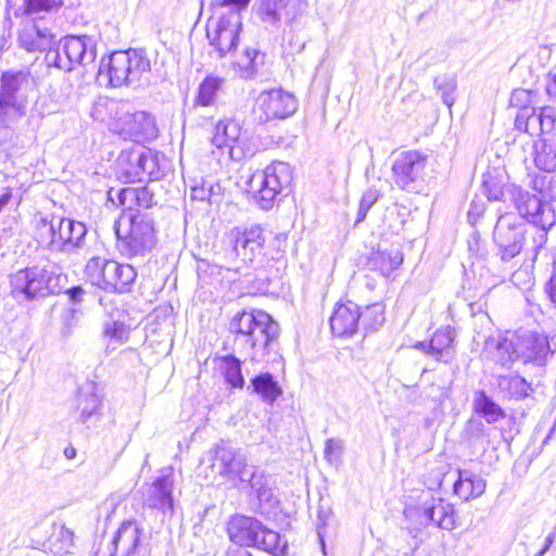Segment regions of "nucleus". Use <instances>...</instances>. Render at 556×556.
Instances as JSON below:
<instances>
[{
  "label": "nucleus",
  "mask_w": 556,
  "mask_h": 556,
  "mask_svg": "<svg viewBox=\"0 0 556 556\" xmlns=\"http://www.w3.org/2000/svg\"><path fill=\"white\" fill-rule=\"evenodd\" d=\"M240 136L241 125L238 121L232 118L219 121L214 128L212 143L218 149L224 147L232 149Z\"/></svg>",
  "instance_id": "nucleus-39"
},
{
  "label": "nucleus",
  "mask_w": 556,
  "mask_h": 556,
  "mask_svg": "<svg viewBox=\"0 0 556 556\" xmlns=\"http://www.w3.org/2000/svg\"><path fill=\"white\" fill-rule=\"evenodd\" d=\"M485 211V202L479 197H475L467 213L468 223L475 225Z\"/></svg>",
  "instance_id": "nucleus-58"
},
{
  "label": "nucleus",
  "mask_w": 556,
  "mask_h": 556,
  "mask_svg": "<svg viewBox=\"0 0 556 556\" xmlns=\"http://www.w3.org/2000/svg\"><path fill=\"white\" fill-rule=\"evenodd\" d=\"M201 463H208L214 473L229 480L238 478L240 482H244V476L252 467L247 464L245 455L240 448L224 440L215 443L202 457Z\"/></svg>",
  "instance_id": "nucleus-12"
},
{
  "label": "nucleus",
  "mask_w": 556,
  "mask_h": 556,
  "mask_svg": "<svg viewBox=\"0 0 556 556\" xmlns=\"http://www.w3.org/2000/svg\"><path fill=\"white\" fill-rule=\"evenodd\" d=\"M225 79L216 75H206L200 83L194 98V106L213 105L218 91L222 90Z\"/></svg>",
  "instance_id": "nucleus-41"
},
{
  "label": "nucleus",
  "mask_w": 556,
  "mask_h": 556,
  "mask_svg": "<svg viewBox=\"0 0 556 556\" xmlns=\"http://www.w3.org/2000/svg\"><path fill=\"white\" fill-rule=\"evenodd\" d=\"M125 333V325L122 321H106L103 326V336L115 342H123Z\"/></svg>",
  "instance_id": "nucleus-57"
},
{
  "label": "nucleus",
  "mask_w": 556,
  "mask_h": 556,
  "mask_svg": "<svg viewBox=\"0 0 556 556\" xmlns=\"http://www.w3.org/2000/svg\"><path fill=\"white\" fill-rule=\"evenodd\" d=\"M10 294L18 303H30L61 293L65 277L52 265H35L10 275Z\"/></svg>",
  "instance_id": "nucleus-4"
},
{
  "label": "nucleus",
  "mask_w": 556,
  "mask_h": 556,
  "mask_svg": "<svg viewBox=\"0 0 556 556\" xmlns=\"http://www.w3.org/2000/svg\"><path fill=\"white\" fill-rule=\"evenodd\" d=\"M432 357L438 362L448 363L453 357L455 330L451 326L441 327L430 338Z\"/></svg>",
  "instance_id": "nucleus-37"
},
{
  "label": "nucleus",
  "mask_w": 556,
  "mask_h": 556,
  "mask_svg": "<svg viewBox=\"0 0 556 556\" xmlns=\"http://www.w3.org/2000/svg\"><path fill=\"white\" fill-rule=\"evenodd\" d=\"M361 306L353 301L338 303L329 318L331 332L338 338H351L361 330Z\"/></svg>",
  "instance_id": "nucleus-21"
},
{
  "label": "nucleus",
  "mask_w": 556,
  "mask_h": 556,
  "mask_svg": "<svg viewBox=\"0 0 556 556\" xmlns=\"http://www.w3.org/2000/svg\"><path fill=\"white\" fill-rule=\"evenodd\" d=\"M102 399L97 393L94 382H86L81 386L76 395L77 420L87 428L96 425L101 417Z\"/></svg>",
  "instance_id": "nucleus-23"
},
{
  "label": "nucleus",
  "mask_w": 556,
  "mask_h": 556,
  "mask_svg": "<svg viewBox=\"0 0 556 556\" xmlns=\"http://www.w3.org/2000/svg\"><path fill=\"white\" fill-rule=\"evenodd\" d=\"M73 224L74 219L72 218L63 217L59 219V237L58 240H52L54 243V252L72 253V243L74 242L72 232Z\"/></svg>",
  "instance_id": "nucleus-48"
},
{
  "label": "nucleus",
  "mask_w": 556,
  "mask_h": 556,
  "mask_svg": "<svg viewBox=\"0 0 556 556\" xmlns=\"http://www.w3.org/2000/svg\"><path fill=\"white\" fill-rule=\"evenodd\" d=\"M207 193H210L208 203L217 204L222 201V186L218 182L206 180Z\"/></svg>",
  "instance_id": "nucleus-62"
},
{
  "label": "nucleus",
  "mask_w": 556,
  "mask_h": 556,
  "mask_svg": "<svg viewBox=\"0 0 556 556\" xmlns=\"http://www.w3.org/2000/svg\"><path fill=\"white\" fill-rule=\"evenodd\" d=\"M242 31V16L236 11L222 14L216 23L214 33L207 30L210 46L214 47L218 59L237 49Z\"/></svg>",
  "instance_id": "nucleus-16"
},
{
  "label": "nucleus",
  "mask_w": 556,
  "mask_h": 556,
  "mask_svg": "<svg viewBox=\"0 0 556 556\" xmlns=\"http://www.w3.org/2000/svg\"><path fill=\"white\" fill-rule=\"evenodd\" d=\"M380 193L375 188L367 189L359 201V207L355 220V225L365 220L369 210L374 206V204L378 201Z\"/></svg>",
  "instance_id": "nucleus-54"
},
{
  "label": "nucleus",
  "mask_w": 556,
  "mask_h": 556,
  "mask_svg": "<svg viewBox=\"0 0 556 556\" xmlns=\"http://www.w3.org/2000/svg\"><path fill=\"white\" fill-rule=\"evenodd\" d=\"M493 386L502 400L515 402L526 400L534 392L531 383L520 375H498Z\"/></svg>",
  "instance_id": "nucleus-26"
},
{
  "label": "nucleus",
  "mask_w": 556,
  "mask_h": 556,
  "mask_svg": "<svg viewBox=\"0 0 556 556\" xmlns=\"http://www.w3.org/2000/svg\"><path fill=\"white\" fill-rule=\"evenodd\" d=\"M117 204L124 205V208L134 207L141 211L149 212L148 210L157 204L153 191L149 187H125L116 190Z\"/></svg>",
  "instance_id": "nucleus-30"
},
{
  "label": "nucleus",
  "mask_w": 556,
  "mask_h": 556,
  "mask_svg": "<svg viewBox=\"0 0 556 556\" xmlns=\"http://www.w3.org/2000/svg\"><path fill=\"white\" fill-rule=\"evenodd\" d=\"M142 165H144V179L156 181L165 177L169 169V162L164 154H159L143 147Z\"/></svg>",
  "instance_id": "nucleus-40"
},
{
  "label": "nucleus",
  "mask_w": 556,
  "mask_h": 556,
  "mask_svg": "<svg viewBox=\"0 0 556 556\" xmlns=\"http://www.w3.org/2000/svg\"><path fill=\"white\" fill-rule=\"evenodd\" d=\"M116 123L121 131L134 141H151L157 138L159 128L154 116L146 111H130L123 108L117 112Z\"/></svg>",
  "instance_id": "nucleus-19"
},
{
  "label": "nucleus",
  "mask_w": 556,
  "mask_h": 556,
  "mask_svg": "<svg viewBox=\"0 0 556 556\" xmlns=\"http://www.w3.org/2000/svg\"><path fill=\"white\" fill-rule=\"evenodd\" d=\"M287 242L286 233L274 235L270 231L269 243H266V251L264 255V263L267 261H278L283 256Z\"/></svg>",
  "instance_id": "nucleus-53"
},
{
  "label": "nucleus",
  "mask_w": 556,
  "mask_h": 556,
  "mask_svg": "<svg viewBox=\"0 0 556 556\" xmlns=\"http://www.w3.org/2000/svg\"><path fill=\"white\" fill-rule=\"evenodd\" d=\"M518 187L508 184V176L502 167H491L482 176V190L489 201H509L510 188Z\"/></svg>",
  "instance_id": "nucleus-25"
},
{
  "label": "nucleus",
  "mask_w": 556,
  "mask_h": 556,
  "mask_svg": "<svg viewBox=\"0 0 556 556\" xmlns=\"http://www.w3.org/2000/svg\"><path fill=\"white\" fill-rule=\"evenodd\" d=\"M151 72V61L144 49L115 50L101 58L97 78L106 87L122 88L140 85Z\"/></svg>",
  "instance_id": "nucleus-3"
},
{
  "label": "nucleus",
  "mask_w": 556,
  "mask_h": 556,
  "mask_svg": "<svg viewBox=\"0 0 556 556\" xmlns=\"http://www.w3.org/2000/svg\"><path fill=\"white\" fill-rule=\"evenodd\" d=\"M535 97L536 92L532 90L517 88L510 94L509 104L513 108H517L518 111H523L525 108H534L532 103Z\"/></svg>",
  "instance_id": "nucleus-55"
},
{
  "label": "nucleus",
  "mask_w": 556,
  "mask_h": 556,
  "mask_svg": "<svg viewBox=\"0 0 556 556\" xmlns=\"http://www.w3.org/2000/svg\"><path fill=\"white\" fill-rule=\"evenodd\" d=\"M465 438L472 444L485 442L489 444L490 429L480 418H469L465 427Z\"/></svg>",
  "instance_id": "nucleus-49"
},
{
  "label": "nucleus",
  "mask_w": 556,
  "mask_h": 556,
  "mask_svg": "<svg viewBox=\"0 0 556 556\" xmlns=\"http://www.w3.org/2000/svg\"><path fill=\"white\" fill-rule=\"evenodd\" d=\"M248 503L252 513L266 519H275L282 511L281 501L276 493V485Z\"/></svg>",
  "instance_id": "nucleus-36"
},
{
  "label": "nucleus",
  "mask_w": 556,
  "mask_h": 556,
  "mask_svg": "<svg viewBox=\"0 0 556 556\" xmlns=\"http://www.w3.org/2000/svg\"><path fill=\"white\" fill-rule=\"evenodd\" d=\"M143 528L135 519L124 520L110 543L109 556H149L142 545Z\"/></svg>",
  "instance_id": "nucleus-18"
},
{
  "label": "nucleus",
  "mask_w": 556,
  "mask_h": 556,
  "mask_svg": "<svg viewBox=\"0 0 556 556\" xmlns=\"http://www.w3.org/2000/svg\"><path fill=\"white\" fill-rule=\"evenodd\" d=\"M173 505V479L169 475L157 477L152 484L150 506L164 507Z\"/></svg>",
  "instance_id": "nucleus-46"
},
{
  "label": "nucleus",
  "mask_w": 556,
  "mask_h": 556,
  "mask_svg": "<svg viewBox=\"0 0 556 556\" xmlns=\"http://www.w3.org/2000/svg\"><path fill=\"white\" fill-rule=\"evenodd\" d=\"M403 263V253L397 248L383 249L378 245L367 257L366 266L372 271H378L388 278Z\"/></svg>",
  "instance_id": "nucleus-27"
},
{
  "label": "nucleus",
  "mask_w": 556,
  "mask_h": 556,
  "mask_svg": "<svg viewBox=\"0 0 556 556\" xmlns=\"http://www.w3.org/2000/svg\"><path fill=\"white\" fill-rule=\"evenodd\" d=\"M292 174L286 162H274L262 172L254 173L247 181V192L252 202L263 211L274 207L278 195L290 192Z\"/></svg>",
  "instance_id": "nucleus-7"
},
{
  "label": "nucleus",
  "mask_w": 556,
  "mask_h": 556,
  "mask_svg": "<svg viewBox=\"0 0 556 556\" xmlns=\"http://www.w3.org/2000/svg\"><path fill=\"white\" fill-rule=\"evenodd\" d=\"M536 236L535 227L530 226L513 213L500 215L493 230V241L496 251L493 257L502 263H508L525 249L531 250L538 254L539 250H533Z\"/></svg>",
  "instance_id": "nucleus-6"
},
{
  "label": "nucleus",
  "mask_w": 556,
  "mask_h": 556,
  "mask_svg": "<svg viewBox=\"0 0 556 556\" xmlns=\"http://www.w3.org/2000/svg\"><path fill=\"white\" fill-rule=\"evenodd\" d=\"M361 330L364 336L368 332L377 331L384 323V305L381 303H374L366 306H361Z\"/></svg>",
  "instance_id": "nucleus-44"
},
{
  "label": "nucleus",
  "mask_w": 556,
  "mask_h": 556,
  "mask_svg": "<svg viewBox=\"0 0 556 556\" xmlns=\"http://www.w3.org/2000/svg\"><path fill=\"white\" fill-rule=\"evenodd\" d=\"M270 231L261 225H252L243 231H237L231 240V254L243 264L254 267L264 265L266 243H269Z\"/></svg>",
  "instance_id": "nucleus-14"
},
{
  "label": "nucleus",
  "mask_w": 556,
  "mask_h": 556,
  "mask_svg": "<svg viewBox=\"0 0 556 556\" xmlns=\"http://www.w3.org/2000/svg\"><path fill=\"white\" fill-rule=\"evenodd\" d=\"M265 54L254 48H247L241 59L233 63L237 75L244 80L254 79L264 64Z\"/></svg>",
  "instance_id": "nucleus-38"
},
{
  "label": "nucleus",
  "mask_w": 556,
  "mask_h": 556,
  "mask_svg": "<svg viewBox=\"0 0 556 556\" xmlns=\"http://www.w3.org/2000/svg\"><path fill=\"white\" fill-rule=\"evenodd\" d=\"M116 248L128 260L143 258L157 243L156 223L152 212L127 207L115 225Z\"/></svg>",
  "instance_id": "nucleus-2"
},
{
  "label": "nucleus",
  "mask_w": 556,
  "mask_h": 556,
  "mask_svg": "<svg viewBox=\"0 0 556 556\" xmlns=\"http://www.w3.org/2000/svg\"><path fill=\"white\" fill-rule=\"evenodd\" d=\"M142 151L143 146H132L119 152L115 164V173L119 180L125 184L144 180Z\"/></svg>",
  "instance_id": "nucleus-24"
},
{
  "label": "nucleus",
  "mask_w": 556,
  "mask_h": 556,
  "mask_svg": "<svg viewBox=\"0 0 556 556\" xmlns=\"http://www.w3.org/2000/svg\"><path fill=\"white\" fill-rule=\"evenodd\" d=\"M251 0H216L214 2H212V5L213 7H229L230 10L229 11H236L238 12L239 14H241L240 12L244 9L248 8V5L250 4Z\"/></svg>",
  "instance_id": "nucleus-60"
},
{
  "label": "nucleus",
  "mask_w": 556,
  "mask_h": 556,
  "mask_svg": "<svg viewBox=\"0 0 556 556\" xmlns=\"http://www.w3.org/2000/svg\"><path fill=\"white\" fill-rule=\"evenodd\" d=\"M472 409L488 424H494L506 416L504 408L483 389L473 392Z\"/></svg>",
  "instance_id": "nucleus-34"
},
{
  "label": "nucleus",
  "mask_w": 556,
  "mask_h": 556,
  "mask_svg": "<svg viewBox=\"0 0 556 556\" xmlns=\"http://www.w3.org/2000/svg\"><path fill=\"white\" fill-rule=\"evenodd\" d=\"M407 215L408 212L404 206H394L387 211L383 223L389 231L397 235L404 229Z\"/></svg>",
  "instance_id": "nucleus-51"
},
{
  "label": "nucleus",
  "mask_w": 556,
  "mask_h": 556,
  "mask_svg": "<svg viewBox=\"0 0 556 556\" xmlns=\"http://www.w3.org/2000/svg\"><path fill=\"white\" fill-rule=\"evenodd\" d=\"M17 46L27 53H42L53 50L56 43L55 34L43 25L41 17L23 21L17 30Z\"/></svg>",
  "instance_id": "nucleus-17"
},
{
  "label": "nucleus",
  "mask_w": 556,
  "mask_h": 556,
  "mask_svg": "<svg viewBox=\"0 0 556 556\" xmlns=\"http://www.w3.org/2000/svg\"><path fill=\"white\" fill-rule=\"evenodd\" d=\"M545 292L552 304L556 307V267L554 268L551 278L545 285Z\"/></svg>",
  "instance_id": "nucleus-64"
},
{
  "label": "nucleus",
  "mask_w": 556,
  "mask_h": 556,
  "mask_svg": "<svg viewBox=\"0 0 556 556\" xmlns=\"http://www.w3.org/2000/svg\"><path fill=\"white\" fill-rule=\"evenodd\" d=\"M330 516H331L330 511H325L323 509H319L318 514H317L316 531H317L318 541H319V544H320V547L323 551H325V547H326V544H325L326 526H327V520L330 518Z\"/></svg>",
  "instance_id": "nucleus-59"
},
{
  "label": "nucleus",
  "mask_w": 556,
  "mask_h": 556,
  "mask_svg": "<svg viewBox=\"0 0 556 556\" xmlns=\"http://www.w3.org/2000/svg\"><path fill=\"white\" fill-rule=\"evenodd\" d=\"M495 349L497 352V362L503 366L520 359V355L516 351L517 340L514 342L508 339H500L495 342Z\"/></svg>",
  "instance_id": "nucleus-52"
},
{
  "label": "nucleus",
  "mask_w": 556,
  "mask_h": 556,
  "mask_svg": "<svg viewBox=\"0 0 556 556\" xmlns=\"http://www.w3.org/2000/svg\"><path fill=\"white\" fill-rule=\"evenodd\" d=\"M510 202L519 214L521 220L527 219L530 226L535 227L536 236L533 250H540L546 243L547 230L556 224V214L548 201L542 195L530 193L521 187L510 188Z\"/></svg>",
  "instance_id": "nucleus-9"
},
{
  "label": "nucleus",
  "mask_w": 556,
  "mask_h": 556,
  "mask_svg": "<svg viewBox=\"0 0 556 556\" xmlns=\"http://www.w3.org/2000/svg\"><path fill=\"white\" fill-rule=\"evenodd\" d=\"M458 477L453 484V491L464 501L476 498L485 491V480L466 469H458Z\"/></svg>",
  "instance_id": "nucleus-32"
},
{
  "label": "nucleus",
  "mask_w": 556,
  "mask_h": 556,
  "mask_svg": "<svg viewBox=\"0 0 556 556\" xmlns=\"http://www.w3.org/2000/svg\"><path fill=\"white\" fill-rule=\"evenodd\" d=\"M555 123V112L551 106L525 108L523 111H518L515 117L516 129L527 132L531 137L549 134L554 129Z\"/></svg>",
  "instance_id": "nucleus-20"
},
{
  "label": "nucleus",
  "mask_w": 556,
  "mask_h": 556,
  "mask_svg": "<svg viewBox=\"0 0 556 556\" xmlns=\"http://www.w3.org/2000/svg\"><path fill=\"white\" fill-rule=\"evenodd\" d=\"M24 115V100H8L0 98V128H11Z\"/></svg>",
  "instance_id": "nucleus-45"
},
{
  "label": "nucleus",
  "mask_w": 556,
  "mask_h": 556,
  "mask_svg": "<svg viewBox=\"0 0 556 556\" xmlns=\"http://www.w3.org/2000/svg\"><path fill=\"white\" fill-rule=\"evenodd\" d=\"M28 70H8L0 75V98L23 100L20 96L24 86L29 84Z\"/></svg>",
  "instance_id": "nucleus-33"
},
{
  "label": "nucleus",
  "mask_w": 556,
  "mask_h": 556,
  "mask_svg": "<svg viewBox=\"0 0 556 556\" xmlns=\"http://www.w3.org/2000/svg\"><path fill=\"white\" fill-rule=\"evenodd\" d=\"M84 274L92 286L115 294L131 292L138 277L132 265L99 256L87 262Z\"/></svg>",
  "instance_id": "nucleus-8"
},
{
  "label": "nucleus",
  "mask_w": 556,
  "mask_h": 556,
  "mask_svg": "<svg viewBox=\"0 0 556 556\" xmlns=\"http://www.w3.org/2000/svg\"><path fill=\"white\" fill-rule=\"evenodd\" d=\"M443 476H439L435 482L421 490L417 496L416 505L407 506L405 515L418 516L420 525L425 527L435 526L443 530L455 529L457 525L454 505L441 496H435V492L441 488Z\"/></svg>",
  "instance_id": "nucleus-10"
},
{
  "label": "nucleus",
  "mask_w": 556,
  "mask_h": 556,
  "mask_svg": "<svg viewBox=\"0 0 556 556\" xmlns=\"http://www.w3.org/2000/svg\"><path fill=\"white\" fill-rule=\"evenodd\" d=\"M228 330L239 353L252 362H276L280 357V326L262 309H242L229 321Z\"/></svg>",
  "instance_id": "nucleus-1"
},
{
  "label": "nucleus",
  "mask_w": 556,
  "mask_h": 556,
  "mask_svg": "<svg viewBox=\"0 0 556 556\" xmlns=\"http://www.w3.org/2000/svg\"><path fill=\"white\" fill-rule=\"evenodd\" d=\"M190 197L193 201L208 203L210 193H207L206 180L202 179L201 184L193 186L191 188Z\"/></svg>",
  "instance_id": "nucleus-61"
},
{
  "label": "nucleus",
  "mask_w": 556,
  "mask_h": 556,
  "mask_svg": "<svg viewBox=\"0 0 556 556\" xmlns=\"http://www.w3.org/2000/svg\"><path fill=\"white\" fill-rule=\"evenodd\" d=\"M243 483L245 484V488H248V502L276 485L271 476L267 475L263 470H257L254 466H252L251 470L248 471L247 476H244Z\"/></svg>",
  "instance_id": "nucleus-42"
},
{
  "label": "nucleus",
  "mask_w": 556,
  "mask_h": 556,
  "mask_svg": "<svg viewBox=\"0 0 556 556\" xmlns=\"http://www.w3.org/2000/svg\"><path fill=\"white\" fill-rule=\"evenodd\" d=\"M65 294L72 304H79L83 302L86 291L81 286H73L65 291Z\"/></svg>",
  "instance_id": "nucleus-63"
},
{
  "label": "nucleus",
  "mask_w": 556,
  "mask_h": 556,
  "mask_svg": "<svg viewBox=\"0 0 556 556\" xmlns=\"http://www.w3.org/2000/svg\"><path fill=\"white\" fill-rule=\"evenodd\" d=\"M214 362L218 365V370L229 389H243L245 379L242 374L243 362L233 353L216 356Z\"/></svg>",
  "instance_id": "nucleus-31"
},
{
  "label": "nucleus",
  "mask_w": 556,
  "mask_h": 556,
  "mask_svg": "<svg viewBox=\"0 0 556 556\" xmlns=\"http://www.w3.org/2000/svg\"><path fill=\"white\" fill-rule=\"evenodd\" d=\"M73 232V243H72V253L81 250L86 245V237L88 235V228L85 223L78 222L74 219V224L72 225Z\"/></svg>",
  "instance_id": "nucleus-56"
},
{
  "label": "nucleus",
  "mask_w": 556,
  "mask_h": 556,
  "mask_svg": "<svg viewBox=\"0 0 556 556\" xmlns=\"http://www.w3.org/2000/svg\"><path fill=\"white\" fill-rule=\"evenodd\" d=\"M428 156L417 150L403 151L392 164V178L402 190L418 193L425 184Z\"/></svg>",
  "instance_id": "nucleus-13"
},
{
  "label": "nucleus",
  "mask_w": 556,
  "mask_h": 556,
  "mask_svg": "<svg viewBox=\"0 0 556 556\" xmlns=\"http://www.w3.org/2000/svg\"><path fill=\"white\" fill-rule=\"evenodd\" d=\"M296 109L298 100L292 93L282 88H274L258 94L253 115L258 124H266L271 119H285Z\"/></svg>",
  "instance_id": "nucleus-15"
},
{
  "label": "nucleus",
  "mask_w": 556,
  "mask_h": 556,
  "mask_svg": "<svg viewBox=\"0 0 556 556\" xmlns=\"http://www.w3.org/2000/svg\"><path fill=\"white\" fill-rule=\"evenodd\" d=\"M433 84L443 103L451 108L455 101L456 79L453 76L442 75L434 77Z\"/></svg>",
  "instance_id": "nucleus-50"
},
{
  "label": "nucleus",
  "mask_w": 556,
  "mask_h": 556,
  "mask_svg": "<svg viewBox=\"0 0 556 556\" xmlns=\"http://www.w3.org/2000/svg\"><path fill=\"white\" fill-rule=\"evenodd\" d=\"M227 533L229 540L238 545L237 548L253 547L273 556H285L288 551L282 535L253 516L232 515L227 522Z\"/></svg>",
  "instance_id": "nucleus-5"
},
{
  "label": "nucleus",
  "mask_w": 556,
  "mask_h": 556,
  "mask_svg": "<svg viewBox=\"0 0 556 556\" xmlns=\"http://www.w3.org/2000/svg\"><path fill=\"white\" fill-rule=\"evenodd\" d=\"M97 58V41L89 35H66L48 51L45 61L48 66L71 72L75 66H86Z\"/></svg>",
  "instance_id": "nucleus-11"
},
{
  "label": "nucleus",
  "mask_w": 556,
  "mask_h": 556,
  "mask_svg": "<svg viewBox=\"0 0 556 556\" xmlns=\"http://www.w3.org/2000/svg\"><path fill=\"white\" fill-rule=\"evenodd\" d=\"M290 2L291 0H257L255 12L263 23L278 27L282 13H285L289 22L294 18V15L288 11Z\"/></svg>",
  "instance_id": "nucleus-35"
},
{
  "label": "nucleus",
  "mask_w": 556,
  "mask_h": 556,
  "mask_svg": "<svg viewBox=\"0 0 556 556\" xmlns=\"http://www.w3.org/2000/svg\"><path fill=\"white\" fill-rule=\"evenodd\" d=\"M535 164L543 173L535 175L531 180L532 189L546 201H556V169L554 159L549 162L542 161V156L535 157Z\"/></svg>",
  "instance_id": "nucleus-28"
},
{
  "label": "nucleus",
  "mask_w": 556,
  "mask_h": 556,
  "mask_svg": "<svg viewBox=\"0 0 556 556\" xmlns=\"http://www.w3.org/2000/svg\"><path fill=\"white\" fill-rule=\"evenodd\" d=\"M64 5V0H23V4L15 12L18 16L41 17L45 21L43 14L56 13Z\"/></svg>",
  "instance_id": "nucleus-43"
},
{
  "label": "nucleus",
  "mask_w": 556,
  "mask_h": 556,
  "mask_svg": "<svg viewBox=\"0 0 556 556\" xmlns=\"http://www.w3.org/2000/svg\"><path fill=\"white\" fill-rule=\"evenodd\" d=\"M516 351L523 363L545 365L547 357L553 354L548 337L536 331H525L517 337Z\"/></svg>",
  "instance_id": "nucleus-22"
},
{
  "label": "nucleus",
  "mask_w": 556,
  "mask_h": 556,
  "mask_svg": "<svg viewBox=\"0 0 556 556\" xmlns=\"http://www.w3.org/2000/svg\"><path fill=\"white\" fill-rule=\"evenodd\" d=\"M248 391L257 395L264 403L273 405L282 394V388L268 371L260 372L250 379Z\"/></svg>",
  "instance_id": "nucleus-29"
},
{
  "label": "nucleus",
  "mask_w": 556,
  "mask_h": 556,
  "mask_svg": "<svg viewBox=\"0 0 556 556\" xmlns=\"http://www.w3.org/2000/svg\"><path fill=\"white\" fill-rule=\"evenodd\" d=\"M61 217L48 216L40 217L37 222V241L45 245L49 251L54 252V243L59 237V219Z\"/></svg>",
  "instance_id": "nucleus-47"
}]
</instances>
